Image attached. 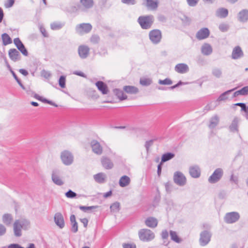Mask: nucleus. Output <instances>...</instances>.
Listing matches in <instances>:
<instances>
[{
    "mask_svg": "<svg viewBox=\"0 0 248 248\" xmlns=\"http://www.w3.org/2000/svg\"><path fill=\"white\" fill-rule=\"evenodd\" d=\"M219 29L222 31H226L228 29V26L227 24H221L219 26Z\"/></svg>",
    "mask_w": 248,
    "mask_h": 248,
    "instance_id": "56",
    "label": "nucleus"
},
{
    "mask_svg": "<svg viewBox=\"0 0 248 248\" xmlns=\"http://www.w3.org/2000/svg\"><path fill=\"white\" fill-rule=\"evenodd\" d=\"M170 159V153L164 154L162 156L161 163H162Z\"/></svg>",
    "mask_w": 248,
    "mask_h": 248,
    "instance_id": "45",
    "label": "nucleus"
},
{
    "mask_svg": "<svg viewBox=\"0 0 248 248\" xmlns=\"http://www.w3.org/2000/svg\"><path fill=\"white\" fill-rule=\"evenodd\" d=\"M123 248H136V245L134 244H123Z\"/></svg>",
    "mask_w": 248,
    "mask_h": 248,
    "instance_id": "60",
    "label": "nucleus"
},
{
    "mask_svg": "<svg viewBox=\"0 0 248 248\" xmlns=\"http://www.w3.org/2000/svg\"><path fill=\"white\" fill-rule=\"evenodd\" d=\"M95 85L102 94H106L108 93V87L103 81H98L95 83Z\"/></svg>",
    "mask_w": 248,
    "mask_h": 248,
    "instance_id": "22",
    "label": "nucleus"
},
{
    "mask_svg": "<svg viewBox=\"0 0 248 248\" xmlns=\"http://www.w3.org/2000/svg\"><path fill=\"white\" fill-rule=\"evenodd\" d=\"M8 248H24L18 244H12L8 246Z\"/></svg>",
    "mask_w": 248,
    "mask_h": 248,
    "instance_id": "64",
    "label": "nucleus"
},
{
    "mask_svg": "<svg viewBox=\"0 0 248 248\" xmlns=\"http://www.w3.org/2000/svg\"><path fill=\"white\" fill-rule=\"evenodd\" d=\"M89 51V47L85 45L80 46L78 48L79 56L82 59H85L88 56Z\"/></svg>",
    "mask_w": 248,
    "mask_h": 248,
    "instance_id": "14",
    "label": "nucleus"
},
{
    "mask_svg": "<svg viewBox=\"0 0 248 248\" xmlns=\"http://www.w3.org/2000/svg\"><path fill=\"white\" fill-rule=\"evenodd\" d=\"M173 181L175 184L179 186H184L186 182V177L180 171H176L174 173Z\"/></svg>",
    "mask_w": 248,
    "mask_h": 248,
    "instance_id": "8",
    "label": "nucleus"
},
{
    "mask_svg": "<svg viewBox=\"0 0 248 248\" xmlns=\"http://www.w3.org/2000/svg\"><path fill=\"white\" fill-rule=\"evenodd\" d=\"M65 196L68 198H73L77 196V194L71 190H69L65 193Z\"/></svg>",
    "mask_w": 248,
    "mask_h": 248,
    "instance_id": "49",
    "label": "nucleus"
},
{
    "mask_svg": "<svg viewBox=\"0 0 248 248\" xmlns=\"http://www.w3.org/2000/svg\"><path fill=\"white\" fill-rule=\"evenodd\" d=\"M15 0H7L5 3V7L6 8H10L13 6L14 4Z\"/></svg>",
    "mask_w": 248,
    "mask_h": 248,
    "instance_id": "55",
    "label": "nucleus"
},
{
    "mask_svg": "<svg viewBox=\"0 0 248 248\" xmlns=\"http://www.w3.org/2000/svg\"><path fill=\"white\" fill-rule=\"evenodd\" d=\"M212 75L217 78H220L222 77V72L220 68L215 67L212 69Z\"/></svg>",
    "mask_w": 248,
    "mask_h": 248,
    "instance_id": "35",
    "label": "nucleus"
},
{
    "mask_svg": "<svg viewBox=\"0 0 248 248\" xmlns=\"http://www.w3.org/2000/svg\"><path fill=\"white\" fill-rule=\"evenodd\" d=\"M3 44L5 46L12 43V40L10 36L7 33H3L1 36Z\"/></svg>",
    "mask_w": 248,
    "mask_h": 248,
    "instance_id": "37",
    "label": "nucleus"
},
{
    "mask_svg": "<svg viewBox=\"0 0 248 248\" xmlns=\"http://www.w3.org/2000/svg\"><path fill=\"white\" fill-rule=\"evenodd\" d=\"M239 122V119L238 118H234L230 125L229 128L231 131H238V124Z\"/></svg>",
    "mask_w": 248,
    "mask_h": 248,
    "instance_id": "32",
    "label": "nucleus"
},
{
    "mask_svg": "<svg viewBox=\"0 0 248 248\" xmlns=\"http://www.w3.org/2000/svg\"><path fill=\"white\" fill-rule=\"evenodd\" d=\"M99 41V37L96 35H93L91 38V41L93 44L97 43Z\"/></svg>",
    "mask_w": 248,
    "mask_h": 248,
    "instance_id": "53",
    "label": "nucleus"
},
{
    "mask_svg": "<svg viewBox=\"0 0 248 248\" xmlns=\"http://www.w3.org/2000/svg\"><path fill=\"white\" fill-rule=\"evenodd\" d=\"M239 218L240 215L238 212H232L226 214L224 220L226 223L231 224L236 222Z\"/></svg>",
    "mask_w": 248,
    "mask_h": 248,
    "instance_id": "10",
    "label": "nucleus"
},
{
    "mask_svg": "<svg viewBox=\"0 0 248 248\" xmlns=\"http://www.w3.org/2000/svg\"><path fill=\"white\" fill-rule=\"evenodd\" d=\"M6 232V228L2 224L0 223V236L4 235Z\"/></svg>",
    "mask_w": 248,
    "mask_h": 248,
    "instance_id": "52",
    "label": "nucleus"
},
{
    "mask_svg": "<svg viewBox=\"0 0 248 248\" xmlns=\"http://www.w3.org/2000/svg\"><path fill=\"white\" fill-rule=\"evenodd\" d=\"M13 232L14 235L16 237H20L22 234V230H27L30 227V222L26 218L16 219L13 223Z\"/></svg>",
    "mask_w": 248,
    "mask_h": 248,
    "instance_id": "1",
    "label": "nucleus"
},
{
    "mask_svg": "<svg viewBox=\"0 0 248 248\" xmlns=\"http://www.w3.org/2000/svg\"><path fill=\"white\" fill-rule=\"evenodd\" d=\"M121 1L127 5H134L136 4V0H121Z\"/></svg>",
    "mask_w": 248,
    "mask_h": 248,
    "instance_id": "54",
    "label": "nucleus"
},
{
    "mask_svg": "<svg viewBox=\"0 0 248 248\" xmlns=\"http://www.w3.org/2000/svg\"><path fill=\"white\" fill-rule=\"evenodd\" d=\"M81 5L85 8L89 9L93 6V0H80Z\"/></svg>",
    "mask_w": 248,
    "mask_h": 248,
    "instance_id": "34",
    "label": "nucleus"
},
{
    "mask_svg": "<svg viewBox=\"0 0 248 248\" xmlns=\"http://www.w3.org/2000/svg\"><path fill=\"white\" fill-rule=\"evenodd\" d=\"M187 3L190 6H195L198 2L199 0H186Z\"/></svg>",
    "mask_w": 248,
    "mask_h": 248,
    "instance_id": "58",
    "label": "nucleus"
},
{
    "mask_svg": "<svg viewBox=\"0 0 248 248\" xmlns=\"http://www.w3.org/2000/svg\"><path fill=\"white\" fill-rule=\"evenodd\" d=\"M42 76L45 77V78H48L50 77V74L49 72L46 71L45 70H43L41 73Z\"/></svg>",
    "mask_w": 248,
    "mask_h": 248,
    "instance_id": "61",
    "label": "nucleus"
},
{
    "mask_svg": "<svg viewBox=\"0 0 248 248\" xmlns=\"http://www.w3.org/2000/svg\"><path fill=\"white\" fill-rule=\"evenodd\" d=\"M216 16L221 18L226 17L228 15V11L227 9L221 8L216 11Z\"/></svg>",
    "mask_w": 248,
    "mask_h": 248,
    "instance_id": "30",
    "label": "nucleus"
},
{
    "mask_svg": "<svg viewBox=\"0 0 248 248\" xmlns=\"http://www.w3.org/2000/svg\"><path fill=\"white\" fill-rule=\"evenodd\" d=\"M60 158L62 163L65 166L72 165L74 160L73 154L67 150H64L61 152Z\"/></svg>",
    "mask_w": 248,
    "mask_h": 248,
    "instance_id": "3",
    "label": "nucleus"
},
{
    "mask_svg": "<svg viewBox=\"0 0 248 248\" xmlns=\"http://www.w3.org/2000/svg\"><path fill=\"white\" fill-rule=\"evenodd\" d=\"M219 123V117L217 115H215L212 117L210 120V123L209 124V127L210 128H215Z\"/></svg>",
    "mask_w": 248,
    "mask_h": 248,
    "instance_id": "31",
    "label": "nucleus"
},
{
    "mask_svg": "<svg viewBox=\"0 0 248 248\" xmlns=\"http://www.w3.org/2000/svg\"><path fill=\"white\" fill-rule=\"evenodd\" d=\"M189 172L192 177L197 178L200 176L201 170L197 165L191 166L189 167Z\"/></svg>",
    "mask_w": 248,
    "mask_h": 248,
    "instance_id": "16",
    "label": "nucleus"
},
{
    "mask_svg": "<svg viewBox=\"0 0 248 248\" xmlns=\"http://www.w3.org/2000/svg\"><path fill=\"white\" fill-rule=\"evenodd\" d=\"M238 19L240 22H245L248 19V10H243L240 11L238 16Z\"/></svg>",
    "mask_w": 248,
    "mask_h": 248,
    "instance_id": "26",
    "label": "nucleus"
},
{
    "mask_svg": "<svg viewBox=\"0 0 248 248\" xmlns=\"http://www.w3.org/2000/svg\"><path fill=\"white\" fill-rule=\"evenodd\" d=\"M138 234L140 239L142 241H150L155 238L154 233L150 230L147 229L140 230Z\"/></svg>",
    "mask_w": 248,
    "mask_h": 248,
    "instance_id": "4",
    "label": "nucleus"
},
{
    "mask_svg": "<svg viewBox=\"0 0 248 248\" xmlns=\"http://www.w3.org/2000/svg\"><path fill=\"white\" fill-rule=\"evenodd\" d=\"M202 53L204 55H209L212 52V48L210 45L204 44L201 48Z\"/></svg>",
    "mask_w": 248,
    "mask_h": 248,
    "instance_id": "27",
    "label": "nucleus"
},
{
    "mask_svg": "<svg viewBox=\"0 0 248 248\" xmlns=\"http://www.w3.org/2000/svg\"><path fill=\"white\" fill-rule=\"evenodd\" d=\"M51 180L54 184L58 186H62L64 184V180L61 176L60 170L58 169H54L52 171Z\"/></svg>",
    "mask_w": 248,
    "mask_h": 248,
    "instance_id": "5",
    "label": "nucleus"
},
{
    "mask_svg": "<svg viewBox=\"0 0 248 248\" xmlns=\"http://www.w3.org/2000/svg\"><path fill=\"white\" fill-rule=\"evenodd\" d=\"M96 208V206H79V209L84 212H86L88 210L95 209Z\"/></svg>",
    "mask_w": 248,
    "mask_h": 248,
    "instance_id": "50",
    "label": "nucleus"
},
{
    "mask_svg": "<svg viewBox=\"0 0 248 248\" xmlns=\"http://www.w3.org/2000/svg\"><path fill=\"white\" fill-rule=\"evenodd\" d=\"M92 29V26L89 23L80 24L76 27V32L79 34L88 33L91 31Z\"/></svg>",
    "mask_w": 248,
    "mask_h": 248,
    "instance_id": "9",
    "label": "nucleus"
},
{
    "mask_svg": "<svg viewBox=\"0 0 248 248\" xmlns=\"http://www.w3.org/2000/svg\"><path fill=\"white\" fill-rule=\"evenodd\" d=\"M145 224L150 228H155L158 224L157 220L153 217H149L145 220Z\"/></svg>",
    "mask_w": 248,
    "mask_h": 248,
    "instance_id": "23",
    "label": "nucleus"
},
{
    "mask_svg": "<svg viewBox=\"0 0 248 248\" xmlns=\"http://www.w3.org/2000/svg\"><path fill=\"white\" fill-rule=\"evenodd\" d=\"M171 240H173L177 243H180L182 239L180 238L175 232L171 231Z\"/></svg>",
    "mask_w": 248,
    "mask_h": 248,
    "instance_id": "40",
    "label": "nucleus"
},
{
    "mask_svg": "<svg viewBox=\"0 0 248 248\" xmlns=\"http://www.w3.org/2000/svg\"><path fill=\"white\" fill-rule=\"evenodd\" d=\"M92 151L97 155H100L102 153V147L96 140H93L91 143Z\"/></svg>",
    "mask_w": 248,
    "mask_h": 248,
    "instance_id": "17",
    "label": "nucleus"
},
{
    "mask_svg": "<svg viewBox=\"0 0 248 248\" xmlns=\"http://www.w3.org/2000/svg\"><path fill=\"white\" fill-rule=\"evenodd\" d=\"M230 181L234 183L235 184H238V177L236 176H234L233 174H232L230 178Z\"/></svg>",
    "mask_w": 248,
    "mask_h": 248,
    "instance_id": "57",
    "label": "nucleus"
},
{
    "mask_svg": "<svg viewBox=\"0 0 248 248\" xmlns=\"http://www.w3.org/2000/svg\"><path fill=\"white\" fill-rule=\"evenodd\" d=\"M72 224V231L74 232H76L78 231V225L77 222H75Z\"/></svg>",
    "mask_w": 248,
    "mask_h": 248,
    "instance_id": "59",
    "label": "nucleus"
},
{
    "mask_svg": "<svg viewBox=\"0 0 248 248\" xmlns=\"http://www.w3.org/2000/svg\"><path fill=\"white\" fill-rule=\"evenodd\" d=\"M93 178L96 182L103 183L106 181L107 177L105 173L101 172L94 175Z\"/></svg>",
    "mask_w": 248,
    "mask_h": 248,
    "instance_id": "28",
    "label": "nucleus"
},
{
    "mask_svg": "<svg viewBox=\"0 0 248 248\" xmlns=\"http://www.w3.org/2000/svg\"><path fill=\"white\" fill-rule=\"evenodd\" d=\"M138 21L142 29H148L153 23L154 16L152 15L140 16L139 17Z\"/></svg>",
    "mask_w": 248,
    "mask_h": 248,
    "instance_id": "2",
    "label": "nucleus"
},
{
    "mask_svg": "<svg viewBox=\"0 0 248 248\" xmlns=\"http://www.w3.org/2000/svg\"><path fill=\"white\" fill-rule=\"evenodd\" d=\"M2 221L6 226H10L13 221L12 215L8 213L4 214L2 216Z\"/></svg>",
    "mask_w": 248,
    "mask_h": 248,
    "instance_id": "20",
    "label": "nucleus"
},
{
    "mask_svg": "<svg viewBox=\"0 0 248 248\" xmlns=\"http://www.w3.org/2000/svg\"><path fill=\"white\" fill-rule=\"evenodd\" d=\"M130 178L128 176L124 175L120 178L119 184L120 186L124 187L128 186L130 184Z\"/></svg>",
    "mask_w": 248,
    "mask_h": 248,
    "instance_id": "25",
    "label": "nucleus"
},
{
    "mask_svg": "<svg viewBox=\"0 0 248 248\" xmlns=\"http://www.w3.org/2000/svg\"><path fill=\"white\" fill-rule=\"evenodd\" d=\"M149 38L151 41L155 44H158L161 39V33L158 30H154L149 33Z\"/></svg>",
    "mask_w": 248,
    "mask_h": 248,
    "instance_id": "11",
    "label": "nucleus"
},
{
    "mask_svg": "<svg viewBox=\"0 0 248 248\" xmlns=\"http://www.w3.org/2000/svg\"><path fill=\"white\" fill-rule=\"evenodd\" d=\"M123 89L126 93L129 94H136L139 92V89L133 86H125Z\"/></svg>",
    "mask_w": 248,
    "mask_h": 248,
    "instance_id": "29",
    "label": "nucleus"
},
{
    "mask_svg": "<svg viewBox=\"0 0 248 248\" xmlns=\"http://www.w3.org/2000/svg\"><path fill=\"white\" fill-rule=\"evenodd\" d=\"M169 236V234L168 232L166 230H164L162 231L161 233V236L163 239L165 240L168 238Z\"/></svg>",
    "mask_w": 248,
    "mask_h": 248,
    "instance_id": "63",
    "label": "nucleus"
},
{
    "mask_svg": "<svg viewBox=\"0 0 248 248\" xmlns=\"http://www.w3.org/2000/svg\"><path fill=\"white\" fill-rule=\"evenodd\" d=\"M239 95H247L248 94V86H245L238 90Z\"/></svg>",
    "mask_w": 248,
    "mask_h": 248,
    "instance_id": "43",
    "label": "nucleus"
},
{
    "mask_svg": "<svg viewBox=\"0 0 248 248\" xmlns=\"http://www.w3.org/2000/svg\"><path fill=\"white\" fill-rule=\"evenodd\" d=\"M223 174V171L222 169H217L208 178L209 182L211 184L217 182L222 177Z\"/></svg>",
    "mask_w": 248,
    "mask_h": 248,
    "instance_id": "6",
    "label": "nucleus"
},
{
    "mask_svg": "<svg viewBox=\"0 0 248 248\" xmlns=\"http://www.w3.org/2000/svg\"><path fill=\"white\" fill-rule=\"evenodd\" d=\"M236 88H234L223 93L219 96V97L217 99V100L219 101H221L226 100L228 98V97L226 96V95L229 94L231 92L233 91Z\"/></svg>",
    "mask_w": 248,
    "mask_h": 248,
    "instance_id": "39",
    "label": "nucleus"
},
{
    "mask_svg": "<svg viewBox=\"0 0 248 248\" xmlns=\"http://www.w3.org/2000/svg\"><path fill=\"white\" fill-rule=\"evenodd\" d=\"M140 84L142 86H149L152 83V80L150 78H141L140 80Z\"/></svg>",
    "mask_w": 248,
    "mask_h": 248,
    "instance_id": "38",
    "label": "nucleus"
},
{
    "mask_svg": "<svg viewBox=\"0 0 248 248\" xmlns=\"http://www.w3.org/2000/svg\"><path fill=\"white\" fill-rule=\"evenodd\" d=\"M176 72L180 74H185L189 71V67L186 63H178L174 67Z\"/></svg>",
    "mask_w": 248,
    "mask_h": 248,
    "instance_id": "18",
    "label": "nucleus"
},
{
    "mask_svg": "<svg viewBox=\"0 0 248 248\" xmlns=\"http://www.w3.org/2000/svg\"><path fill=\"white\" fill-rule=\"evenodd\" d=\"M102 166L106 169H111L113 167V163L111 160L106 157H103L101 159Z\"/></svg>",
    "mask_w": 248,
    "mask_h": 248,
    "instance_id": "21",
    "label": "nucleus"
},
{
    "mask_svg": "<svg viewBox=\"0 0 248 248\" xmlns=\"http://www.w3.org/2000/svg\"><path fill=\"white\" fill-rule=\"evenodd\" d=\"M212 234L207 231L201 232L199 239V243L201 246L207 245L211 240Z\"/></svg>",
    "mask_w": 248,
    "mask_h": 248,
    "instance_id": "7",
    "label": "nucleus"
},
{
    "mask_svg": "<svg viewBox=\"0 0 248 248\" xmlns=\"http://www.w3.org/2000/svg\"><path fill=\"white\" fill-rule=\"evenodd\" d=\"M158 83L160 85H170V79L167 78L164 80L159 79Z\"/></svg>",
    "mask_w": 248,
    "mask_h": 248,
    "instance_id": "48",
    "label": "nucleus"
},
{
    "mask_svg": "<svg viewBox=\"0 0 248 248\" xmlns=\"http://www.w3.org/2000/svg\"><path fill=\"white\" fill-rule=\"evenodd\" d=\"M59 84L61 88H64L65 87V77L61 76L59 80Z\"/></svg>",
    "mask_w": 248,
    "mask_h": 248,
    "instance_id": "46",
    "label": "nucleus"
},
{
    "mask_svg": "<svg viewBox=\"0 0 248 248\" xmlns=\"http://www.w3.org/2000/svg\"><path fill=\"white\" fill-rule=\"evenodd\" d=\"M210 34L209 30L206 28L200 30L196 33V37L198 40H202L207 38Z\"/></svg>",
    "mask_w": 248,
    "mask_h": 248,
    "instance_id": "15",
    "label": "nucleus"
},
{
    "mask_svg": "<svg viewBox=\"0 0 248 248\" xmlns=\"http://www.w3.org/2000/svg\"><path fill=\"white\" fill-rule=\"evenodd\" d=\"M158 0H144L143 4L149 10H155L158 7Z\"/></svg>",
    "mask_w": 248,
    "mask_h": 248,
    "instance_id": "13",
    "label": "nucleus"
},
{
    "mask_svg": "<svg viewBox=\"0 0 248 248\" xmlns=\"http://www.w3.org/2000/svg\"><path fill=\"white\" fill-rule=\"evenodd\" d=\"M54 222L55 224L60 228L62 229L64 227V221L62 215L60 213L57 212L54 215Z\"/></svg>",
    "mask_w": 248,
    "mask_h": 248,
    "instance_id": "12",
    "label": "nucleus"
},
{
    "mask_svg": "<svg viewBox=\"0 0 248 248\" xmlns=\"http://www.w3.org/2000/svg\"><path fill=\"white\" fill-rule=\"evenodd\" d=\"M38 27L42 35L45 37H48L47 33L45 29L44 28L43 24H39Z\"/></svg>",
    "mask_w": 248,
    "mask_h": 248,
    "instance_id": "47",
    "label": "nucleus"
},
{
    "mask_svg": "<svg viewBox=\"0 0 248 248\" xmlns=\"http://www.w3.org/2000/svg\"><path fill=\"white\" fill-rule=\"evenodd\" d=\"M8 54L10 58L14 62L17 61L20 59L19 52L15 48L9 49Z\"/></svg>",
    "mask_w": 248,
    "mask_h": 248,
    "instance_id": "19",
    "label": "nucleus"
},
{
    "mask_svg": "<svg viewBox=\"0 0 248 248\" xmlns=\"http://www.w3.org/2000/svg\"><path fill=\"white\" fill-rule=\"evenodd\" d=\"M235 105L240 106L242 110L245 112H248V109L247 108V106L245 104L243 103H237L235 104Z\"/></svg>",
    "mask_w": 248,
    "mask_h": 248,
    "instance_id": "51",
    "label": "nucleus"
},
{
    "mask_svg": "<svg viewBox=\"0 0 248 248\" xmlns=\"http://www.w3.org/2000/svg\"><path fill=\"white\" fill-rule=\"evenodd\" d=\"M115 94L121 100H125L127 98V95L124 94V92L119 89H115L113 91Z\"/></svg>",
    "mask_w": 248,
    "mask_h": 248,
    "instance_id": "33",
    "label": "nucleus"
},
{
    "mask_svg": "<svg viewBox=\"0 0 248 248\" xmlns=\"http://www.w3.org/2000/svg\"><path fill=\"white\" fill-rule=\"evenodd\" d=\"M14 43L18 48V49H20L22 46H24V45L21 42L20 39L18 38H16L14 39Z\"/></svg>",
    "mask_w": 248,
    "mask_h": 248,
    "instance_id": "44",
    "label": "nucleus"
},
{
    "mask_svg": "<svg viewBox=\"0 0 248 248\" xmlns=\"http://www.w3.org/2000/svg\"><path fill=\"white\" fill-rule=\"evenodd\" d=\"M243 55V53L241 48L238 46L235 47L233 49L232 52V57L233 59H238L242 57Z\"/></svg>",
    "mask_w": 248,
    "mask_h": 248,
    "instance_id": "24",
    "label": "nucleus"
},
{
    "mask_svg": "<svg viewBox=\"0 0 248 248\" xmlns=\"http://www.w3.org/2000/svg\"><path fill=\"white\" fill-rule=\"evenodd\" d=\"M110 210L113 212H118L120 209V203L118 202L113 203L110 207Z\"/></svg>",
    "mask_w": 248,
    "mask_h": 248,
    "instance_id": "42",
    "label": "nucleus"
},
{
    "mask_svg": "<svg viewBox=\"0 0 248 248\" xmlns=\"http://www.w3.org/2000/svg\"><path fill=\"white\" fill-rule=\"evenodd\" d=\"M63 24L60 22H53L51 24V29L53 30H58L61 29L63 27Z\"/></svg>",
    "mask_w": 248,
    "mask_h": 248,
    "instance_id": "41",
    "label": "nucleus"
},
{
    "mask_svg": "<svg viewBox=\"0 0 248 248\" xmlns=\"http://www.w3.org/2000/svg\"><path fill=\"white\" fill-rule=\"evenodd\" d=\"M24 56H27L28 54V51L24 46H22L20 49H18Z\"/></svg>",
    "mask_w": 248,
    "mask_h": 248,
    "instance_id": "62",
    "label": "nucleus"
},
{
    "mask_svg": "<svg viewBox=\"0 0 248 248\" xmlns=\"http://www.w3.org/2000/svg\"><path fill=\"white\" fill-rule=\"evenodd\" d=\"M179 18L182 21L184 25L186 26L189 25L191 20L189 17L181 13L179 15Z\"/></svg>",
    "mask_w": 248,
    "mask_h": 248,
    "instance_id": "36",
    "label": "nucleus"
}]
</instances>
